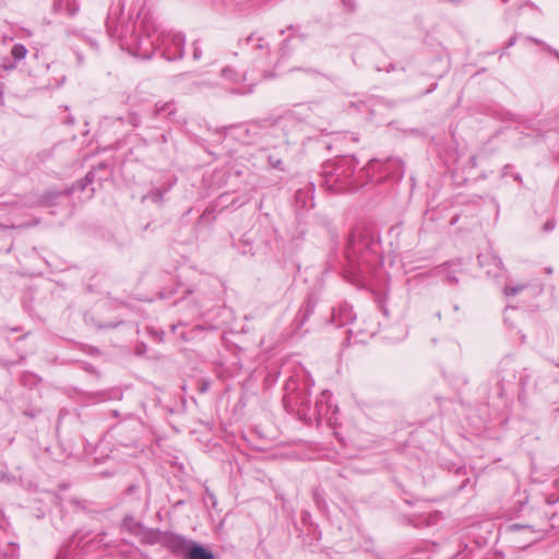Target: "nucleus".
Masks as SVG:
<instances>
[{
	"instance_id": "2",
	"label": "nucleus",
	"mask_w": 559,
	"mask_h": 559,
	"mask_svg": "<svg viewBox=\"0 0 559 559\" xmlns=\"http://www.w3.org/2000/svg\"><path fill=\"white\" fill-rule=\"evenodd\" d=\"M55 9L60 13L74 15L80 10L79 0H55Z\"/></svg>"
},
{
	"instance_id": "6",
	"label": "nucleus",
	"mask_w": 559,
	"mask_h": 559,
	"mask_svg": "<svg viewBox=\"0 0 559 559\" xmlns=\"http://www.w3.org/2000/svg\"><path fill=\"white\" fill-rule=\"evenodd\" d=\"M222 76L233 82H238L241 78L234 69L227 67L222 70Z\"/></svg>"
},
{
	"instance_id": "3",
	"label": "nucleus",
	"mask_w": 559,
	"mask_h": 559,
	"mask_svg": "<svg viewBox=\"0 0 559 559\" xmlns=\"http://www.w3.org/2000/svg\"><path fill=\"white\" fill-rule=\"evenodd\" d=\"M188 559H213V556L211 552H209L203 547L193 544L187 554Z\"/></svg>"
},
{
	"instance_id": "1",
	"label": "nucleus",
	"mask_w": 559,
	"mask_h": 559,
	"mask_svg": "<svg viewBox=\"0 0 559 559\" xmlns=\"http://www.w3.org/2000/svg\"><path fill=\"white\" fill-rule=\"evenodd\" d=\"M123 7L119 0L117 7L109 10L106 21L108 36L117 40L122 50L144 60L151 59L156 51L168 61L183 58L186 40L182 33L159 32L143 0L135 1L134 9H139L135 20L124 19Z\"/></svg>"
},
{
	"instance_id": "7",
	"label": "nucleus",
	"mask_w": 559,
	"mask_h": 559,
	"mask_svg": "<svg viewBox=\"0 0 559 559\" xmlns=\"http://www.w3.org/2000/svg\"><path fill=\"white\" fill-rule=\"evenodd\" d=\"M193 46V59L194 60H200L202 58V49L201 47L198 45V41H194L192 44Z\"/></svg>"
},
{
	"instance_id": "10",
	"label": "nucleus",
	"mask_w": 559,
	"mask_h": 559,
	"mask_svg": "<svg viewBox=\"0 0 559 559\" xmlns=\"http://www.w3.org/2000/svg\"><path fill=\"white\" fill-rule=\"evenodd\" d=\"M531 40L537 45H540L544 49H546V46H548L546 43H544L543 40H540L538 38H531Z\"/></svg>"
},
{
	"instance_id": "9",
	"label": "nucleus",
	"mask_w": 559,
	"mask_h": 559,
	"mask_svg": "<svg viewBox=\"0 0 559 559\" xmlns=\"http://www.w3.org/2000/svg\"><path fill=\"white\" fill-rule=\"evenodd\" d=\"M546 50H548L550 53H552L558 60H559V51L551 48L550 46H546Z\"/></svg>"
},
{
	"instance_id": "4",
	"label": "nucleus",
	"mask_w": 559,
	"mask_h": 559,
	"mask_svg": "<svg viewBox=\"0 0 559 559\" xmlns=\"http://www.w3.org/2000/svg\"><path fill=\"white\" fill-rule=\"evenodd\" d=\"M26 53H27V49L22 44H15L12 47L11 55L15 61H20V60L24 59Z\"/></svg>"
},
{
	"instance_id": "13",
	"label": "nucleus",
	"mask_w": 559,
	"mask_h": 559,
	"mask_svg": "<svg viewBox=\"0 0 559 559\" xmlns=\"http://www.w3.org/2000/svg\"><path fill=\"white\" fill-rule=\"evenodd\" d=\"M503 3H508L510 0H501Z\"/></svg>"
},
{
	"instance_id": "8",
	"label": "nucleus",
	"mask_w": 559,
	"mask_h": 559,
	"mask_svg": "<svg viewBox=\"0 0 559 559\" xmlns=\"http://www.w3.org/2000/svg\"><path fill=\"white\" fill-rule=\"evenodd\" d=\"M521 288H511V287H507L504 289L506 294L507 295H515Z\"/></svg>"
},
{
	"instance_id": "11",
	"label": "nucleus",
	"mask_w": 559,
	"mask_h": 559,
	"mask_svg": "<svg viewBox=\"0 0 559 559\" xmlns=\"http://www.w3.org/2000/svg\"><path fill=\"white\" fill-rule=\"evenodd\" d=\"M516 41V37L513 36L509 39L507 47H512Z\"/></svg>"
},
{
	"instance_id": "12",
	"label": "nucleus",
	"mask_w": 559,
	"mask_h": 559,
	"mask_svg": "<svg viewBox=\"0 0 559 559\" xmlns=\"http://www.w3.org/2000/svg\"><path fill=\"white\" fill-rule=\"evenodd\" d=\"M552 227H554V226H552L551 224H549V223H547V224H546V228H547V229H550V228H552Z\"/></svg>"
},
{
	"instance_id": "5",
	"label": "nucleus",
	"mask_w": 559,
	"mask_h": 559,
	"mask_svg": "<svg viewBox=\"0 0 559 559\" xmlns=\"http://www.w3.org/2000/svg\"><path fill=\"white\" fill-rule=\"evenodd\" d=\"M247 44L252 45L255 49H267V45L264 43V39L255 36L254 34L247 38Z\"/></svg>"
}]
</instances>
